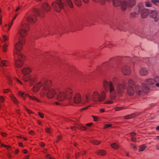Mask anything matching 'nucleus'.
Listing matches in <instances>:
<instances>
[{"label": "nucleus", "instance_id": "48", "mask_svg": "<svg viewBox=\"0 0 159 159\" xmlns=\"http://www.w3.org/2000/svg\"><path fill=\"white\" fill-rule=\"evenodd\" d=\"M20 10V7H17L16 9L15 10V11L16 12V13H18L19 14V11Z\"/></svg>", "mask_w": 159, "mask_h": 159}, {"label": "nucleus", "instance_id": "5", "mask_svg": "<svg viewBox=\"0 0 159 159\" xmlns=\"http://www.w3.org/2000/svg\"><path fill=\"white\" fill-rule=\"evenodd\" d=\"M31 72L30 68L25 67L22 70V72L24 75L23 80L25 82H29L30 85L32 86L35 82L37 80L38 77L36 75H27Z\"/></svg>", "mask_w": 159, "mask_h": 159}, {"label": "nucleus", "instance_id": "26", "mask_svg": "<svg viewBox=\"0 0 159 159\" xmlns=\"http://www.w3.org/2000/svg\"><path fill=\"white\" fill-rule=\"evenodd\" d=\"M43 8L47 11H49L51 9L50 6L47 3H44L42 5Z\"/></svg>", "mask_w": 159, "mask_h": 159}, {"label": "nucleus", "instance_id": "46", "mask_svg": "<svg viewBox=\"0 0 159 159\" xmlns=\"http://www.w3.org/2000/svg\"><path fill=\"white\" fill-rule=\"evenodd\" d=\"M152 2L155 5H157L158 3L159 4V0H151Z\"/></svg>", "mask_w": 159, "mask_h": 159}, {"label": "nucleus", "instance_id": "18", "mask_svg": "<svg viewBox=\"0 0 159 159\" xmlns=\"http://www.w3.org/2000/svg\"><path fill=\"white\" fill-rule=\"evenodd\" d=\"M34 12V13L41 17H43L44 16L45 12L41 9H35Z\"/></svg>", "mask_w": 159, "mask_h": 159}, {"label": "nucleus", "instance_id": "44", "mask_svg": "<svg viewBox=\"0 0 159 159\" xmlns=\"http://www.w3.org/2000/svg\"><path fill=\"white\" fill-rule=\"evenodd\" d=\"M25 110L27 111V112L29 114H33L34 112L30 110H29V109L25 107Z\"/></svg>", "mask_w": 159, "mask_h": 159}, {"label": "nucleus", "instance_id": "50", "mask_svg": "<svg viewBox=\"0 0 159 159\" xmlns=\"http://www.w3.org/2000/svg\"><path fill=\"white\" fill-rule=\"evenodd\" d=\"M111 125L110 124H106L104 127V128L107 129L109 127H111Z\"/></svg>", "mask_w": 159, "mask_h": 159}, {"label": "nucleus", "instance_id": "49", "mask_svg": "<svg viewBox=\"0 0 159 159\" xmlns=\"http://www.w3.org/2000/svg\"><path fill=\"white\" fill-rule=\"evenodd\" d=\"M10 90H11L9 89H3V91L4 93H7L9 92Z\"/></svg>", "mask_w": 159, "mask_h": 159}, {"label": "nucleus", "instance_id": "36", "mask_svg": "<svg viewBox=\"0 0 159 159\" xmlns=\"http://www.w3.org/2000/svg\"><path fill=\"white\" fill-rule=\"evenodd\" d=\"M66 2L71 8L73 7V4L71 0H66Z\"/></svg>", "mask_w": 159, "mask_h": 159}, {"label": "nucleus", "instance_id": "42", "mask_svg": "<svg viewBox=\"0 0 159 159\" xmlns=\"http://www.w3.org/2000/svg\"><path fill=\"white\" fill-rule=\"evenodd\" d=\"M46 157L47 159H56L54 157H52L49 154H47L46 155Z\"/></svg>", "mask_w": 159, "mask_h": 159}, {"label": "nucleus", "instance_id": "16", "mask_svg": "<svg viewBox=\"0 0 159 159\" xmlns=\"http://www.w3.org/2000/svg\"><path fill=\"white\" fill-rule=\"evenodd\" d=\"M158 12L155 10H152L149 13L150 16L154 19L155 21L157 22L158 20L157 18Z\"/></svg>", "mask_w": 159, "mask_h": 159}, {"label": "nucleus", "instance_id": "7", "mask_svg": "<svg viewBox=\"0 0 159 159\" xmlns=\"http://www.w3.org/2000/svg\"><path fill=\"white\" fill-rule=\"evenodd\" d=\"M106 98V92L101 91L99 93L97 91H94L92 94V98L94 102H102L105 100Z\"/></svg>", "mask_w": 159, "mask_h": 159}, {"label": "nucleus", "instance_id": "61", "mask_svg": "<svg viewBox=\"0 0 159 159\" xmlns=\"http://www.w3.org/2000/svg\"><path fill=\"white\" fill-rule=\"evenodd\" d=\"M28 151L26 149H24L23 150V152L25 154H27L28 153Z\"/></svg>", "mask_w": 159, "mask_h": 159}, {"label": "nucleus", "instance_id": "43", "mask_svg": "<svg viewBox=\"0 0 159 159\" xmlns=\"http://www.w3.org/2000/svg\"><path fill=\"white\" fill-rule=\"evenodd\" d=\"M13 79L15 81L17 82L18 83H19L21 84H22V83L17 78L14 77Z\"/></svg>", "mask_w": 159, "mask_h": 159}, {"label": "nucleus", "instance_id": "2", "mask_svg": "<svg viewBox=\"0 0 159 159\" xmlns=\"http://www.w3.org/2000/svg\"><path fill=\"white\" fill-rule=\"evenodd\" d=\"M52 85V82L50 80L42 79L33 87L32 90L33 92H36L42 87L43 90L40 92V96L43 97L46 95L48 98L52 99L55 95L56 92L54 89H50Z\"/></svg>", "mask_w": 159, "mask_h": 159}, {"label": "nucleus", "instance_id": "47", "mask_svg": "<svg viewBox=\"0 0 159 159\" xmlns=\"http://www.w3.org/2000/svg\"><path fill=\"white\" fill-rule=\"evenodd\" d=\"M92 116L93 118V120L94 121L96 122L98 121V116H93V115H92Z\"/></svg>", "mask_w": 159, "mask_h": 159}, {"label": "nucleus", "instance_id": "38", "mask_svg": "<svg viewBox=\"0 0 159 159\" xmlns=\"http://www.w3.org/2000/svg\"><path fill=\"white\" fill-rule=\"evenodd\" d=\"M125 109V107H117L115 108L116 111H119Z\"/></svg>", "mask_w": 159, "mask_h": 159}, {"label": "nucleus", "instance_id": "39", "mask_svg": "<svg viewBox=\"0 0 159 159\" xmlns=\"http://www.w3.org/2000/svg\"><path fill=\"white\" fill-rule=\"evenodd\" d=\"M113 103V101L110 100H108L106 101H105V102H104V104H111Z\"/></svg>", "mask_w": 159, "mask_h": 159}, {"label": "nucleus", "instance_id": "25", "mask_svg": "<svg viewBox=\"0 0 159 159\" xmlns=\"http://www.w3.org/2000/svg\"><path fill=\"white\" fill-rule=\"evenodd\" d=\"M95 153L99 155L104 156L106 155L107 152L104 150H97Z\"/></svg>", "mask_w": 159, "mask_h": 159}, {"label": "nucleus", "instance_id": "32", "mask_svg": "<svg viewBox=\"0 0 159 159\" xmlns=\"http://www.w3.org/2000/svg\"><path fill=\"white\" fill-rule=\"evenodd\" d=\"M111 147L114 149H117L119 148V146L116 143H112L111 144Z\"/></svg>", "mask_w": 159, "mask_h": 159}, {"label": "nucleus", "instance_id": "15", "mask_svg": "<svg viewBox=\"0 0 159 159\" xmlns=\"http://www.w3.org/2000/svg\"><path fill=\"white\" fill-rule=\"evenodd\" d=\"M37 17L34 15H31L27 18V22L30 23H34L37 21Z\"/></svg>", "mask_w": 159, "mask_h": 159}, {"label": "nucleus", "instance_id": "59", "mask_svg": "<svg viewBox=\"0 0 159 159\" xmlns=\"http://www.w3.org/2000/svg\"><path fill=\"white\" fill-rule=\"evenodd\" d=\"M135 14L134 13L132 12L131 13L130 15V16L131 17H135Z\"/></svg>", "mask_w": 159, "mask_h": 159}, {"label": "nucleus", "instance_id": "34", "mask_svg": "<svg viewBox=\"0 0 159 159\" xmlns=\"http://www.w3.org/2000/svg\"><path fill=\"white\" fill-rule=\"evenodd\" d=\"M90 142L95 145H98L101 142L97 140H91Z\"/></svg>", "mask_w": 159, "mask_h": 159}, {"label": "nucleus", "instance_id": "24", "mask_svg": "<svg viewBox=\"0 0 159 159\" xmlns=\"http://www.w3.org/2000/svg\"><path fill=\"white\" fill-rule=\"evenodd\" d=\"M108 2H110L111 0H106ZM113 2V4L114 6L115 7H118L120 5L121 6V0H112Z\"/></svg>", "mask_w": 159, "mask_h": 159}, {"label": "nucleus", "instance_id": "55", "mask_svg": "<svg viewBox=\"0 0 159 159\" xmlns=\"http://www.w3.org/2000/svg\"><path fill=\"white\" fill-rule=\"evenodd\" d=\"M136 133L134 132H132L130 133V135L131 136H134L136 134Z\"/></svg>", "mask_w": 159, "mask_h": 159}, {"label": "nucleus", "instance_id": "30", "mask_svg": "<svg viewBox=\"0 0 159 159\" xmlns=\"http://www.w3.org/2000/svg\"><path fill=\"white\" fill-rule=\"evenodd\" d=\"M128 86H132L135 84V81L131 79H129L128 81Z\"/></svg>", "mask_w": 159, "mask_h": 159}, {"label": "nucleus", "instance_id": "41", "mask_svg": "<svg viewBox=\"0 0 159 159\" xmlns=\"http://www.w3.org/2000/svg\"><path fill=\"white\" fill-rule=\"evenodd\" d=\"M134 116V115L133 114H131L129 115H128L127 116H125L124 118L125 119H129L130 118H132Z\"/></svg>", "mask_w": 159, "mask_h": 159}, {"label": "nucleus", "instance_id": "3", "mask_svg": "<svg viewBox=\"0 0 159 159\" xmlns=\"http://www.w3.org/2000/svg\"><path fill=\"white\" fill-rule=\"evenodd\" d=\"M30 30L29 25L24 20H22L18 28V41L14 46V55L22 54L21 51L23 49V45L25 42V37Z\"/></svg>", "mask_w": 159, "mask_h": 159}, {"label": "nucleus", "instance_id": "27", "mask_svg": "<svg viewBox=\"0 0 159 159\" xmlns=\"http://www.w3.org/2000/svg\"><path fill=\"white\" fill-rule=\"evenodd\" d=\"M10 97L14 103L16 105H18L19 103V102L13 95L12 94L10 95Z\"/></svg>", "mask_w": 159, "mask_h": 159}, {"label": "nucleus", "instance_id": "63", "mask_svg": "<svg viewBox=\"0 0 159 159\" xmlns=\"http://www.w3.org/2000/svg\"><path fill=\"white\" fill-rule=\"evenodd\" d=\"M13 22L11 20V22L8 25H9L10 27H11L13 25Z\"/></svg>", "mask_w": 159, "mask_h": 159}, {"label": "nucleus", "instance_id": "1", "mask_svg": "<svg viewBox=\"0 0 159 159\" xmlns=\"http://www.w3.org/2000/svg\"><path fill=\"white\" fill-rule=\"evenodd\" d=\"M117 77H113L110 80H104L102 83L103 87L105 91L109 92L110 99H114L117 97L122 96L126 88V84L119 82Z\"/></svg>", "mask_w": 159, "mask_h": 159}, {"label": "nucleus", "instance_id": "45", "mask_svg": "<svg viewBox=\"0 0 159 159\" xmlns=\"http://www.w3.org/2000/svg\"><path fill=\"white\" fill-rule=\"evenodd\" d=\"M41 34H43L44 36L47 35L48 34L47 32V31L46 30H43L41 32Z\"/></svg>", "mask_w": 159, "mask_h": 159}, {"label": "nucleus", "instance_id": "33", "mask_svg": "<svg viewBox=\"0 0 159 159\" xmlns=\"http://www.w3.org/2000/svg\"><path fill=\"white\" fill-rule=\"evenodd\" d=\"M147 146L145 145H141L139 149V151L141 152L147 148Z\"/></svg>", "mask_w": 159, "mask_h": 159}, {"label": "nucleus", "instance_id": "40", "mask_svg": "<svg viewBox=\"0 0 159 159\" xmlns=\"http://www.w3.org/2000/svg\"><path fill=\"white\" fill-rule=\"evenodd\" d=\"M46 132L48 134H50L52 133V130L48 128H46L45 129Z\"/></svg>", "mask_w": 159, "mask_h": 159}, {"label": "nucleus", "instance_id": "20", "mask_svg": "<svg viewBox=\"0 0 159 159\" xmlns=\"http://www.w3.org/2000/svg\"><path fill=\"white\" fill-rule=\"evenodd\" d=\"M75 126H72L71 127V128L72 130H75V128H77L78 129H80L82 130H85L87 129L86 127L80 124H75Z\"/></svg>", "mask_w": 159, "mask_h": 159}, {"label": "nucleus", "instance_id": "35", "mask_svg": "<svg viewBox=\"0 0 159 159\" xmlns=\"http://www.w3.org/2000/svg\"><path fill=\"white\" fill-rule=\"evenodd\" d=\"M8 44L7 43H6L3 45L2 47V51L3 52H6L7 51V48L8 46Z\"/></svg>", "mask_w": 159, "mask_h": 159}, {"label": "nucleus", "instance_id": "4", "mask_svg": "<svg viewBox=\"0 0 159 159\" xmlns=\"http://www.w3.org/2000/svg\"><path fill=\"white\" fill-rule=\"evenodd\" d=\"M74 93L73 90L69 88L60 91L57 95V99L59 101H63L65 99L70 100L73 98Z\"/></svg>", "mask_w": 159, "mask_h": 159}, {"label": "nucleus", "instance_id": "58", "mask_svg": "<svg viewBox=\"0 0 159 159\" xmlns=\"http://www.w3.org/2000/svg\"><path fill=\"white\" fill-rule=\"evenodd\" d=\"M86 151L84 150H83L82 151H81V154L82 155H84L85 154H86Z\"/></svg>", "mask_w": 159, "mask_h": 159}, {"label": "nucleus", "instance_id": "13", "mask_svg": "<svg viewBox=\"0 0 159 159\" xmlns=\"http://www.w3.org/2000/svg\"><path fill=\"white\" fill-rule=\"evenodd\" d=\"M18 95L20 97H21L24 100H25L26 97L27 96L32 101H36L39 102H41L40 101L35 97L31 96L29 94H27L25 93V92L21 91H19L18 92Z\"/></svg>", "mask_w": 159, "mask_h": 159}, {"label": "nucleus", "instance_id": "53", "mask_svg": "<svg viewBox=\"0 0 159 159\" xmlns=\"http://www.w3.org/2000/svg\"><path fill=\"white\" fill-rule=\"evenodd\" d=\"M29 133L30 134L32 135H34L35 134V132L32 130L29 131Z\"/></svg>", "mask_w": 159, "mask_h": 159}, {"label": "nucleus", "instance_id": "37", "mask_svg": "<svg viewBox=\"0 0 159 159\" xmlns=\"http://www.w3.org/2000/svg\"><path fill=\"white\" fill-rule=\"evenodd\" d=\"M145 6L146 7H150L152 6V3L148 1H146L145 2Z\"/></svg>", "mask_w": 159, "mask_h": 159}, {"label": "nucleus", "instance_id": "52", "mask_svg": "<svg viewBox=\"0 0 159 159\" xmlns=\"http://www.w3.org/2000/svg\"><path fill=\"white\" fill-rule=\"evenodd\" d=\"M93 124L92 123H87L86 124V125L87 126L90 127L92 126L93 125Z\"/></svg>", "mask_w": 159, "mask_h": 159}, {"label": "nucleus", "instance_id": "12", "mask_svg": "<svg viewBox=\"0 0 159 159\" xmlns=\"http://www.w3.org/2000/svg\"><path fill=\"white\" fill-rule=\"evenodd\" d=\"M153 79L148 78L146 79L144 82L142 84V86L144 90H148L150 88L155 84Z\"/></svg>", "mask_w": 159, "mask_h": 159}, {"label": "nucleus", "instance_id": "51", "mask_svg": "<svg viewBox=\"0 0 159 159\" xmlns=\"http://www.w3.org/2000/svg\"><path fill=\"white\" fill-rule=\"evenodd\" d=\"M19 14L18 13H16L14 17L11 20V21L13 22V21L16 19V17Z\"/></svg>", "mask_w": 159, "mask_h": 159}, {"label": "nucleus", "instance_id": "17", "mask_svg": "<svg viewBox=\"0 0 159 159\" xmlns=\"http://www.w3.org/2000/svg\"><path fill=\"white\" fill-rule=\"evenodd\" d=\"M143 86L140 85H136L135 86V89L136 93L139 95L141 94L143 92L144 88H143Z\"/></svg>", "mask_w": 159, "mask_h": 159}, {"label": "nucleus", "instance_id": "64", "mask_svg": "<svg viewBox=\"0 0 159 159\" xmlns=\"http://www.w3.org/2000/svg\"><path fill=\"white\" fill-rule=\"evenodd\" d=\"M132 148H133L134 149H136V145H134V144H132Z\"/></svg>", "mask_w": 159, "mask_h": 159}, {"label": "nucleus", "instance_id": "56", "mask_svg": "<svg viewBox=\"0 0 159 159\" xmlns=\"http://www.w3.org/2000/svg\"><path fill=\"white\" fill-rule=\"evenodd\" d=\"M80 156V153L79 152H77L75 154V158H78Z\"/></svg>", "mask_w": 159, "mask_h": 159}, {"label": "nucleus", "instance_id": "14", "mask_svg": "<svg viewBox=\"0 0 159 159\" xmlns=\"http://www.w3.org/2000/svg\"><path fill=\"white\" fill-rule=\"evenodd\" d=\"M122 74L126 76H128L131 73V70L130 67L127 65L123 66L121 69Z\"/></svg>", "mask_w": 159, "mask_h": 159}, {"label": "nucleus", "instance_id": "6", "mask_svg": "<svg viewBox=\"0 0 159 159\" xmlns=\"http://www.w3.org/2000/svg\"><path fill=\"white\" fill-rule=\"evenodd\" d=\"M90 95L89 93L85 94L82 97L80 93H77L74 97L73 101L78 106H82L89 103L90 101ZM73 99V98H72L71 100H72Z\"/></svg>", "mask_w": 159, "mask_h": 159}, {"label": "nucleus", "instance_id": "31", "mask_svg": "<svg viewBox=\"0 0 159 159\" xmlns=\"http://www.w3.org/2000/svg\"><path fill=\"white\" fill-rule=\"evenodd\" d=\"M74 3L78 6H80L82 3L81 0H73Z\"/></svg>", "mask_w": 159, "mask_h": 159}, {"label": "nucleus", "instance_id": "10", "mask_svg": "<svg viewBox=\"0 0 159 159\" xmlns=\"http://www.w3.org/2000/svg\"><path fill=\"white\" fill-rule=\"evenodd\" d=\"M136 4L135 0H128L122 2L121 4V8L122 10L125 11L127 7H132Z\"/></svg>", "mask_w": 159, "mask_h": 159}, {"label": "nucleus", "instance_id": "54", "mask_svg": "<svg viewBox=\"0 0 159 159\" xmlns=\"http://www.w3.org/2000/svg\"><path fill=\"white\" fill-rule=\"evenodd\" d=\"M38 114L41 118H43L44 117V116L42 113L39 112H38Z\"/></svg>", "mask_w": 159, "mask_h": 159}, {"label": "nucleus", "instance_id": "11", "mask_svg": "<svg viewBox=\"0 0 159 159\" xmlns=\"http://www.w3.org/2000/svg\"><path fill=\"white\" fill-rule=\"evenodd\" d=\"M53 9L56 11L59 12L64 7L63 2L61 0H57L52 4Z\"/></svg>", "mask_w": 159, "mask_h": 159}, {"label": "nucleus", "instance_id": "60", "mask_svg": "<svg viewBox=\"0 0 159 159\" xmlns=\"http://www.w3.org/2000/svg\"><path fill=\"white\" fill-rule=\"evenodd\" d=\"M7 148V149L8 150H11L12 149V148L10 146H6V147Z\"/></svg>", "mask_w": 159, "mask_h": 159}, {"label": "nucleus", "instance_id": "19", "mask_svg": "<svg viewBox=\"0 0 159 159\" xmlns=\"http://www.w3.org/2000/svg\"><path fill=\"white\" fill-rule=\"evenodd\" d=\"M127 92L128 95L130 96L133 95L135 92L132 86H128L127 88Z\"/></svg>", "mask_w": 159, "mask_h": 159}, {"label": "nucleus", "instance_id": "21", "mask_svg": "<svg viewBox=\"0 0 159 159\" xmlns=\"http://www.w3.org/2000/svg\"><path fill=\"white\" fill-rule=\"evenodd\" d=\"M2 72L3 75L5 76L7 80L8 81L9 84L10 85H11L12 84V80L11 77L8 75L7 74L4 70H2Z\"/></svg>", "mask_w": 159, "mask_h": 159}, {"label": "nucleus", "instance_id": "8", "mask_svg": "<svg viewBox=\"0 0 159 159\" xmlns=\"http://www.w3.org/2000/svg\"><path fill=\"white\" fill-rule=\"evenodd\" d=\"M102 67L105 69H109L111 70H116L118 67L117 61L115 58L111 59L107 62L103 63Z\"/></svg>", "mask_w": 159, "mask_h": 159}, {"label": "nucleus", "instance_id": "57", "mask_svg": "<svg viewBox=\"0 0 159 159\" xmlns=\"http://www.w3.org/2000/svg\"><path fill=\"white\" fill-rule=\"evenodd\" d=\"M4 98L3 96L0 97V102H2L4 101Z\"/></svg>", "mask_w": 159, "mask_h": 159}, {"label": "nucleus", "instance_id": "62", "mask_svg": "<svg viewBox=\"0 0 159 159\" xmlns=\"http://www.w3.org/2000/svg\"><path fill=\"white\" fill-rule=\"evenodd\" d=\"M1 134L2 136L4 137H5L7 135L6 133L4 132H2Z\"/></svg>", "mask_w": 159, "mask_h": 159}, {"label": "nucleus", "instance_id": "22", "mask_svg": "<svg viewBox=\"0 0 159 159\" xmlns=\"http://www.w3.org/2000/svg\"><path fill=\"white\" fill-rule=\"evenodd\" d=\"M139 73L141 76H145L148 74V70L146 68H142L140 69Z\"/></svg>", "mask_w": 159, "mask_h": 159}, {"label": "nucleus", "instance_id": "9", "mask_svg": "<svg viewBox=\"0 0 159 159\" xmlns=\"http://www.w3.org/2000/svg\"><path fill=\"white\" fill-rule=\"evenodd\" d=\"M15 57L17 59L15 61L16 66L18 68L21 67L24 64V61L25 59V56L22 54L14 55Z\"/></svg>", "mask_w": 159, "mask_h": 159}, {"label": "nucleus", "instance_id": "28", "mask_svg": "<svg viewBox=\"0 0 159 159\" xmlns=\"http://www.w3.org/2000/svg\"><path fill=\"white\" fill-rule=\"evenodd\" d=\"M153 80L155 85L157 87H159V76H156L153 78Z\"/></svg>", "mask_w": 159, "mask_h": 159}, {"label": "nucleus", "instance_id": "29", "mask_svg": "<svg viewBox=\"0 0 159 159\" xmlns=\"http://www.w3.org/2000/svg\"><path fill=\"white\" fill-rule=\"evenodd\" d=\"M9 39V37L8 36L5 35H2V39L1 38L0 40L3 43L7 42Z\"/></svg>", "mask_w": 159, "mask_h": 159}, {"label": "nucleus", "instance_id": "23", "mask_svg": "<svg viewBox=\"0 0 159 159\" xmlns=\"http://www.w3.org/2000/svg\"><path fill=\"white\" fill-rule=\"evenodd\" d=\"M149 13L148 10L146 9H143L142 10L141 12V17L143 18H146L148 15Z\"/></svg>", "mask_w": 159, "mask_h": 159}]
</instances>
